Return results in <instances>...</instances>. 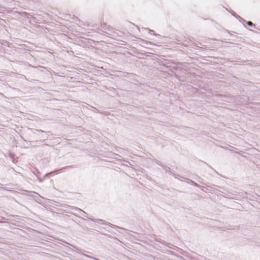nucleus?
<instances>
[{
  "label": "nucleus",
  "mask_w": 260,
  "mask_h": 260,
  "mask_svg": "<svg viewBox=\"0 0 260 260\" xmlns=\"http://www.w3.org/2000/svg\"><path fill=\"white\" fill-rule=\"evenodd\" d=\"M247 24L249 25V26H252L253 25V23L251 22V21H248L247 22Z\"/></svg>",
  "instance_id": "1"
}]
</instances>
